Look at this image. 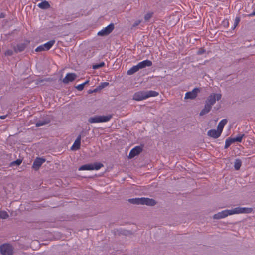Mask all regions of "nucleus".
Instances as JSON below:
<instances>
[{
  "instance_id": "nucleus-1",
  "label": "nucleus",
  "mask_w": 255,
  "mask_h": 255,
  "mask_svg": "<svg viewBox=\"0 0 255 255\" xmlns=\"http://www.w3.org/2000/svg\"><path fill=\"white\" fill-rule=\"evenodd\" d=\"M158 95L159 93L155 91H140L134 94L132 99L139 101L151 97H156Z\"/></svg>"
},
{
  "instance_id": "nucleus-2",
  "label": "nucleus",
  "mask_w": 255,
  "mask_h": 255,
  "mask_svg": "<svg viewBox=\"0 0 255 255\" xmlns=\"http://www.w3.org/2000/svg\"><path fill=\"white\" fill-rule=\"evenodd\" d=\"M113 117V115L109 114L106 116H96L89 118L88 122L90 123H102L109 121Z\"/></svg>"
},
{
  "instance_id": "nucleus-3",
  "label": "nucleus",
  "mask_w": 255,
  "mask_h": 255,
  "mask_svg": "<svg viewBox=\"0 0 255 255\" xmlns=\"http://www.w3.org/2000/svg\"><path fill=\"white\" fill-rule=\"evenodd\" d=\"M0 252L2 255H13V248L9 244H4L0 246Z\"/></svg>"
},
{
  "instance_id": "nucleus-4",
  "label": "nucleus",
  "mask_w": 255,
  "mask_h": 255,
  "mask_svg": "<svg viewBox=\"0 0 255 255\" xmlns=\"http://www.w3.org/2000/svg\"><path fill=\"white\" fill-rule=\"evenodd\" d=\"M222 95L221 94L212 93L210 94L207 98L205 101V104H208V105L212 106L215 103L216 101H219L221 99Z\"/></svg>"
},
{
  "instance_id": "nucleus-5",
  "label": "nucleus",
  "mask_w": 255,
  "mask_h": 255,
  "mask_svg": "<svg viewBox=\"0 0 255 255\" xmlns=\"http://www.w3.org/2000/svg\"><path fill=\"white\" fill-rule=\"evenodd\" d=\"M54 40H51L48 42L39 46L35 49V51L37 52H41L43 51H47L49 50L55 43Z\"/></svg>"
},
{
  "instance_id": "nucleus-6",
  "label": "nucleus",
  "mask_w": 255,
  "mask_h": 255,
  "mask_svg": "<svg viewBox=\"0 0 255 255\" xmlns=\"http://www.w3.org/2000/svg\"><path fill=\"white\" fill-rule=\"evenodd\" d=\"M114 29V24L111 23L107 27L100 31L98 33V35L100 36H107L110 34Z\"/></svg>"
},
{
  "instance_id": "nucleus-7",
  "label": "nucleus",
  "mask_w": 255,
  "mask_h": 255,
  "mask_svg": "<svg viewBox=\"0 0 255 255\" xmlns=\"http://www.w3.org/2000/svg\"><path fill=\"white\" fill-rule=\"evenodd\" d=\"M233 215L232 210L227 209L214 214L213 216V218L218 220L226 217L228 215Z\"/></svg>"
},
{
  "instance_id": "nucleus-8",
  "label": "nucleus",
  "mask_w": 255,
  "mask_h": 255,
  "mask_svg": "<svg viewBox=\"0 0 255 255\" xmlns=\"http://www.w3.org/2000/svg\"><path fill=\"white\" fill-rule=\"evenodd\" d=\"M253 209L252 208L246 207H236L232 209V214H240V213H250L252 212Z\"/></svg>"
},
{
  "instance_id": "nucleus-9",
  "label": "nucleus",
  "mask_w": 255,
  "mask_h": 255,
  "mask_svg": "<svg viewBox=\"0 0 255 255\" xmlns=\"http://www.w3.org/2000/svg\"><path fill=\"white\" fill-rule=\"evenodd\" d=\"M200 92V89L196 87L192 91L188 92L185 94V99H194L197 97L198 93Z\"/></svg>"
},
{
  "instance_id": "nucleus-10",
  "label": "nucleus",
  "mask_w": 255,
  "mask_h": 255,
  "mask_svg": "<svg viewBox=\"0 0 255 255\" xmlns=\"http://www.w3.org/2000/svg\"><path fill=\"white\" fill-rule=\"evenodd\" d=\"M46 161L45 158L37 157L33 162L32 168L35 170H38L42 164Z\"/></svg>"
},
{
  "instance_id": "nucleus-11",
  "label": "nucleus",
  "mask_w": 255,
  "mask_h": 255,
  "mask_svg": "<svg viewBox=\"0 0 255 255\" xmlns=\"http://www.w3.org/2000/svg\"><path fill=\"white\" fill-rule=\"evenodd\" d=\"M142 151V148L139 146H136L130 151L128 155L129 159L133 158L135 156L139 154Z\"/></svg>"
},
{
  "instance_id": "nucleus-12",
  "label": "nucleus",
  "mask_w": 255,
  "mask_h": 255,
  "mask_svg": "<svg viewBox=\"0 0 255 255\" xmlns=\"http://www.w3.org/2000/svg\"><path fill=\"white\" fill-rule=\"evenodd\" d=\"M157 204V202L153 199L142 197L141 205L153 206Z\"/></svg>"
},
{
  "instance_id": "nucleus-13",
  "label": "nucleus",
  "mask_w": 255,
  "mask_h": 255,
  "mask_svg": "<svg viewBox=\"0 0 255 255\" xmlns=\"http://www.w3.org/2000/svg\"><path fill=\"white\" fill-rule=\"evenodd\" d=\"M76 77L77 75L76 74L73 73H69L67 74L65 77L63 79L62 81L64 84H67L70 82L73 81Z\"/></svg>"
},
{
  "instance_id": "nucleus-14",
  "label": "nucleus",
  "mask_w": 255,
  "mask_h": 255,
  "mask_svg": "<svg viewBox=\"0 0 255 255\" xmlns=\"http://www.w3.org/2000/svg\"><path fill=\"white\" fill-rule=\"evenodd\" d=\"M221 133L218 129H210L207 132V135L216 139L221 136Z\"/></svg>"
},
{
  "instance_id": "nucleus-15",
  "label": "nucleus",
  "mask_w": 255,
  "mask_h": 255,
  "mask_svg": "<svg viewBox=\"0 0 255 255\" xmlns=\"http://www.w3.org/2000/svg\"><path fill=\"white\" fill-rule=\"evenodd\" d=\"M139 69H143L146 67H150L152 65V62L149 60H145L138 63Z\"/></svg>"
},
{
  "instance_id": "nucleus-16",
  "label": "nucleus",
  "mask_w": 255,
  "mask_h": 255,
  "mask_svg": "<svg viewBox=\"0 0 255 255\" xmlns=\"http://www.w3.org/2000/svg\"><path fill=\"white\" fill-rule=\"evenodd\" d=\"M81 145V136H78L75 140L71 149L72 150H77L80 149Z\"/></svg>"
},
{
  "instance_id": "nucleus-17",
  "label": "nucleus",
  "mask_w": 255,
  "mask_h": 255,
  "mask_svg": "<svg viewBox=\"0 0 255 255\" xmlns=\"http://www.w3.org/2000/svg\"><path fill=\"white\" fill-rule=\"evenodd\" d=\"M212 107L210 105H208V104H205L204 108L200 111V116H203L208 113L211 110Z\"/></svg>"
},
{
  "instance_id": "nucleus-18",
  "label": "nucleus",
  "mask_w": 255,
  "mask_h": 255,
  "mask_svg": "<svg viewBox=\"0 0 255 255\" xmlns=\"http://www.w3.org/2000/svg\"><path fill=\"white\" fill-rule=\"evenodd\" d=\"M227 120L224 119L222 120L218 125L217 129L221 132H222L224 126L227 123Z\"/></svg>"
},
{
  "instance_id": "nucleus-19",
  "label": "nucleus",
  "mask_w": 255,
  "mask_h": 255,
  "mask_svg": "<svg viewBox=\"0 0 255 255\" xmlns=\"http://www.w3.org/2000/svg\"><path fill=\"white\" fill-rule=\"evenodd\" d=\"M26 48V45L24 43L17 44L16 47H14V51L16 53L21 52L24 50Z\"/></svg>"
},
{
  "instance_id": "nucleus-20",
  "label": "nucleus",
  "mask_w": 255,
  "mask_h": 255,
  "mask_svg": "<svg viewBox=\"0 0 255 255\" xmlns=\"http://www.w3.org/2000/svg\"><path fill=\"white\" fill-rule=\"evenodd\" d=\"M139 70V68L137 64L135 66H133L130 69H129L127 71V74L128 75H133V74H134L135 73H136V72H137Z\"/></svg>"
},
{
  "instance_id": "nucleus-21",
  "label": "nucleus",
  "mask_w": 255,
  "mask_h": 255,
  "mask_svg": "<svg viewBox=\"0 0 255 255\" xmlns=\"http://www.w3.org/2000/svg\"><path fill=\"white\" fill-rule=\"evenodd\" d=\"M128 201L132 204L141 205L142 197L129 199Z\"/></svg>"
},
{
  "instance_id": "nucleus-22",
  "label": "nucleus",
  "mask_w": 255,
  "mask_h": 255,
  "mask_svg": "<svg viewBox=\"0 0 255 255\" xmlns=\"http://www.w3.org/2000/svg\"><path fill=\"white\" fill-rule=\"evenodd\" d=\"M38 7L42 9H47L50 7V5L48 1L45 0L43 1L38 5Z\"/></svg>"
},
{
  "instance_id": "nucleus-23",
  "label": "nucleus",
  "mask_w": 255,
  "mask_h": 255,
  "mask_svg": "<svg viewBox=\"0 0 255 255\" xmlns=\"http://www.w3.org/2000/svg\"><path fill=\"white\" fill-rule=\"evenodd\" d=\"M79 170H93L92 164H87L81 166Z\"/></svg>"
},
{
  "instance_id": "nucleus-24",
  "label": "nucleus",
  "mask_w": 255,
  "mask_h": 255,
  "mask_svg": "<svg viewBox=\"0 0 255 255\" xmlns=\"http://www.w3.org/2000/svg\"><path fill=\"white\" fill-rule=\"evenodd\" d=\"M50 123V120L48 119H45L44 120H40L37 122L35 124L36 127H40L41 126H43L46 124H48Z\"/></svg>"
},
{
  "instance_id": "nucleus-25",
  "label": "nucleus",
  "mask_w": 255,
  "mask_h": 255,
  "mask_svg": "<svg viewBox=\"0 0 255 255\" xmlns=\"http://www.w3.org/2000/svg\"><path fill=\"white\" fill-rule=\"evenodd\" d=\"M242 165V161L240 159H236L234 163V168L235 170H238L240 169Z\"/></svg>"
},
{
  "instance_id": "nucleus-26",
  "label": "nucleus",
  "mask_w": 255,
  "mask_h": 255,
  "mask_svg": "<svg viewBox=\"0 0 255 255\" xmlns=\"http://www.w3.org/2000/svg\"><path fill=\"white\" fill-rule=\"evenodd\" d=\"M93 166V170H98L100 169L101 168L104 166L103 164L101 163L95 162L92 164Z\"/></svg>"
},
{
  "instance_id": "nucleus-27",
  "label": "nucleus",
  "mask_w": 255,
  "mask_h": 255,
  "mask_svg": "<svg viewBox=\"0 0 255 255\" xmlns=\"http://www.w3.org/2000/svg\"><path fill=\"white\" fill-rule=\"evenodd\" d=\"M22 162V159H18L14 161L11 162L10 163V166L12 167L13 166H19Z\"/></svg>"
},
{
  "instance_id": "nucleus-28",
  "label": "nucleus",
  "mask_w": 255,
  "mask_h": 255,
  "mask_svg": "<svg viewBox=\"0 0 255 255\" xmlns=\"http://www.w3.org/2000/svg\"><path fill=\"white\" fill-rule=\"evenodd\" d=\"M9 217L8 214L5 211H0V219H6Z\"/></svg>"
},
{
  "instance_id": "nucleus-29",
  "label": "nucleus",
  "mask_w": 255,
  "mask_h": 255,
  "mask_svg": "<svg viewBox=\"0 0 255 255\" xmlns=\"http://www.w3.org/2000/svg\"><path fill=\"white\" fill-rule=\"evenodd\" d=\"M52 80V79L50 78H45L43 79H38L35 80V84L36 85H40L41 84L40 81H47V82H50Z\"/></svg>"
},
{
  "instance_id": "nucleus-30",
  "label": "nucleus",
  "mask_w": 255,
  "mask_h": 255,
  "mask_svg": "<svg viewBox=\"0 0 255 255\" xmlns=\"http://www.w3.org/2000/svg\"><path fill=\"white\" fill-rule=\"evenodd\" d=\"M244 136H245V135L244 134H243L239 135L235 138H232L233 143H234L235 142H241L242 141V138H243V137Z\"/></svg>"
},
{
  "instance_id": "nucleus-31",
  "label": "nucleus",
  "mask_w": 255,
  "mask_h": 255,
  "mask_svg": "<svg viewBox=\"0 0 255 255\" xmlns=\"http://www.w3.org/2000/svg\"><path fill=\"white\" fill-rule=\"evenodd\" d=\"M232 143H233L232 138H228L226 140L225 145L224 146L225 149H227Z\"/></svg>"
},
{
  "instance_id": "nucleus-32",
  "label": "nucleus",
  "mask_w": 255,
  "mask_h": 255,
  "mask_svg": "<svg viewBox=\"0 0 255 255\" xmlns=\"http://www.w3.org/2000/svg\"><path fill=\"white\" fill-rule=\"evenodd\" d=\"M105 66V63L104 62H102L99 64H97L95 65H94L93 66V69H97L103 67Z\"/></svg>"
},
{
  "instance_id": "nucleus-33",
  "label": "nucleus",
  "mask_w": 255,
  "mask_h": 255,
  "mask_svg": "<svg viewBox=\"0 0 255 255\" xmlns=\"http://www.w3.org/2000/svg\"><path fill=\"white\" fill-rule=\"evenodd\" d=\"M109 85V82H102L98 86V88H99V89H100L101 90L102 89L108 86Z\"/></svg>"
},
{
  "instance_id": "nucleus-34",
  "label": "nucleus",
  "mask_w": 255,
  "mask_h": 255,
  "mask_svg": "<svg viewBox=\"0 0 255 255\" xmlns=\"http://www.w3.org/2000/svg\"><path fill=\"white\" fill-rule=\"evenodd\" d=\"M153 13H148L144 15V18L145 21H148L153 15Z\"/></svg>"
},
{
  "instance_id": "nucleus-35",
  "label": "nucleus",
  "mask_w": 255,
  "mask_h": 255,
  "mask_svg": "<svg viewBox=\"0 0 255 255\" xmlns=\"http://www.w3.org/2000/svg\"><path fill=\"white\" fill-rule=\"evenodd\" d=\"M240 21V18L239 17H236L235 18V22H234V28L238 25Z\"/></svg>"
},
{
  "instance_id": "nucleus-36",
  "label": "nucleus",
  "mask_w": 255,
  "mask_h": 255,
  "mask_svg": "<svg viewBox=\"0 0 255 255\" xmlns=\"http://www.w3.org/2000/svg\"><path fill=\"white\" fill-rule=\"evenodd\" d=\"M84 84H83V83L82 84H79L78 85V86H77L76 87V88L78 90V91H82L83 89H84Z\"/></svg>"
},
{
  "instance_id": "nucleus-37",
  "label": "nucleus",
  "mask_w": 255,
  "mask_h": 255,
  "mask_svg": "<svg viewBox=\"0 0 255 255\" xmlns=\"http://www.w3.org/2000/svg\"><path fill=\"white\" fill-rule=\"evenodd\" d=\"M13 51L12 50H9V49L6 50L5 52V55H8V56H11L13 55Z\"/></svg>"
},
{
  "instance_id": "nucleus-38",
  "label": "nucleus",
  "mask_w": 255,
  "mask_h": 255,
  "mask_svg": "<svg viewBox=\"0 0 255 255\" xmlns=\"http://www.w3.org/2000/svg\"><path fill=\"white\" fill-rule=\"evenodd\" d=\"M205 52V50L203 48H200L198 51H197V54L198 55H201Z\"/></svg>"
},
{
  "instance_id": "nucleus-39",
  "label": "nucleus",
  "mask_w": 255,
  "mask_h": 255,
  "mask_svg": "<svg viewBox=\"0 0 255 255\" xmlns=\"http://www.w3.org/2000/svg\"><path fill=\"white\" fill-rule=\"evenodd\" d=\"M86 134H87L86 132L83 130L80 132V134L78 136H81V138L82 137H84V136H86Z\"/></svg>"
},
{
  "instance_id": "nucleus-40",
  "label": "nucleus",
  "mask_w": 255,
  "mask_h": 255,
  "mask_svg": "<svg viewBox=\"0 0 255 255\" xmlns=\"http://www.w3.org/2000/svg\"><path fill=\"white\" fill-rule=\"evenodd\" d=\"M140 20L136 21L133 24V27H136V26H138L140 24Z\"/></svg>"
},
{
  "instance_id": "nucleus-41",
  "label": "nucleus",
  "mask_w": 255,
  "mask_h": 255,
  "mask_svg": "<svg viewBox=\"0 0 255 255\" xmlns=\"http://www.w3.org/2000/svg\"><path fill=\"white\" fill-rule=\"evenodd\" d=\"M100 90H101L100 89H99L98 86H97L95 89L93 90V91L94 93H95V92H97L98 91H99Z\"/></svg>"
},
{
  "instance_id": "nucleus-42",
  "label": "nucleus",
  "mask_w": 255,
  "mask_h": 255,
  "mask_svg": "<svg viewBox=\"0 0 255 255\" xmlns=\"http://www.w3.org/2000/svg\"><path fill=\"white\" fill-rule=\"evenodd\" d=\"M255 15V10L252 13H251L249 16H252Z\"/></svg>"
},
{
  "instance_id": "nucleus-43",
  "label": "nucleus",
  "mask_w": 255,
  "mask_h": 255,
  "mask_svg": "<svg viewBox=\"0 0 255 255\" xmlns=\"http://www.w3.org/2000/svg\"><path fill=\"white\" fill-rule=\"evenodd\" d=\"M7 115L1 116L0 118L1 119H4L6 117Z\"/></svg>"
},
{
  "instance_id": "nucleus-44",
  "label": "nucleus",
  "mask_w": 255,
  "mask_h": 255,
  "mask_svg": "<svg viewBox=\"0 0 255 255\" xmlns=\"http://www.w3.org/2000/svg\"><path fill=\"white\" fill-rule=\"evenodd\" d=\"M93 93H94L93 91V90H89L88 91V94H92Z\"/></svg>"
},
{
  "instance_id": "nucleus-45",
  "label": "nucleus",
  "mask_w": 255,
  "mask_h": 255,
  "mask_svg": "<svg viewBox=\"0 0 255 255\" xmlns=\"http://www.w3.org/2000/svg\"><path fill=\"white\" fill-rule=\"evenodd\" d=\"M89 80H87L86 81H85V82H84L83 84H84V86L88 84L89 83Z\"/></svg>"
},
{
  "instance_id": "nucleus-46",
  "label": "nucleus",
  "mask_w": 255,
  "mask_h": 255,
  "mask_svg": "<svg viewBox=\"0 0 255 255\" xmlns=\"http://www.w3.org/2000/svg\"><path fill=\"white\" fill-rule=\"evenodd\" d=\"M44 82H45V81H40V83H41V84H40V85H44Z\"/></svg>"
},
{
  "instance_id": "nucleus-47",
  "label": "nucleus",
  "mask_w": 255,
  "mask_h": 255,
  "mask_svg": "<svg viewBox=\"0 0 255 255\" xmlns=\"http://www.w3.org/2000/svg\"><path fill=\"white\" fill-rule=\"evenodd\" d=\"M0 18H3V17H4V16H3L2 13H1V15H0Z\"/></svg>"
}]
</instances>
